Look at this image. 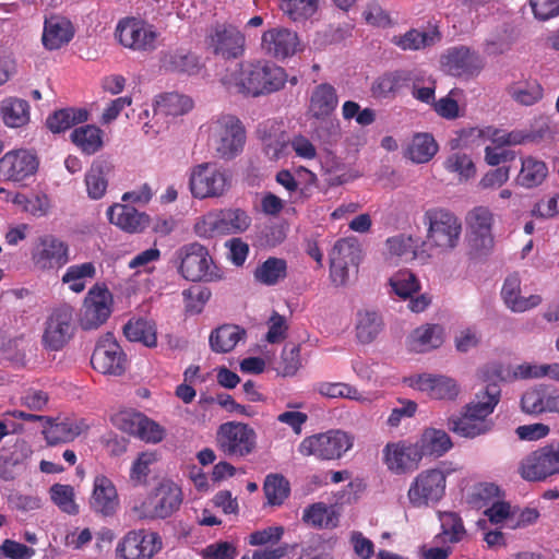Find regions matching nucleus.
Segmentation results:
<instances>
[{"mask_svg": "<svg viewBox=\"0 0 559 559\" xmlns=\"http://www.w3.org/2000/svg\"><path fill=\"white\" fill-rule=\"evenodd\" d=\"M286 79L282 67L267 61H255L227 69L221 78V83L229 94L258 97L281 90Z\"/></svg>", "mask_w": 559, "mask_h": 559, "instance_id": "f257e3e1", "label": "nucleus"}, {"mask_svg": "<svg viewBox=\"0 0 559 559\" xmlns=\"http://www.w3.org/2000/svg\"><path fill=\"white\" fill-rule=\"evenodd\" d=\"M205 132L209 145L221 159L233 160L243 152L247 132L238 117L219 115L207 122Z\"/></svg>", "mask_w": 559, "mask_h": 559, "instance_id": "f03ea898", "label": "nucleus"}, {"mask_svg": "<svg viewBox=\"0 0 559 559\" xmlns=\"http://www.w3.org/2000/svg\"><path fill=\"white\" fill-rule=\"evenodd\" d=\"M423 223L427 227V242H423V247L448 252L457 246L462 223L454 213L432 207L425 212Z\"/></svg>", "mask_w": 559, "mask_h": 559, "instance_id": "7ed1b4c3", "label": "nucleus"}, {"mask_svg": "<svg viewBox=\"0 0 559 559\" xmlns=\"http://www.w3.org/2000/svg\"><path fill=\"white\" fill-rule=\"evenodd\" d=\"M353 435L332 429L302 439L298 452L302 456H313L320 461H334L343 457L354 447Z\"/></svg>", "mask_w": 559, "mask_h": 559, "instance_id": "20e7f679", "label": "nucleus"}, {"mask_svg": "<svg viewBox=\"0 0 559 559\" xmlns=\"http://www.w3.org/2000/svg\"><path fill=\"white\" fill-rule=\"evenodd\" d=\"M449 471L439 467L427 468L418 473L407 490L412 508L421 509L437 504L445 495Z\"/></svg>", "mask_w": 559, "mask_h": 559, "instance_id": "39448f33", "label": "nucleus"}, {"mask_svg": "<svg viewBox=\"0 0 559 559\" xmlns=\"http://www.w3.org/2000/svg\"><path fill=\"white\" fill-rule=\"evenodd\" d=\"M230 186L229 173L214 163L199 164L190 173L189 187L197 199L219 198L229 190Z\"/></svg>", "mask_w": 559, "mask_h": 559, "instance_id": "423d86ee", "label": "nucleus"}, {"mask_svg": "<svg viewBox=\"0 0 559 559\" xmlns=\"http://www.w3.org/2000/svg\"><path fill=\"white\" fill-rule=\"evenodd\" d=\"M174 262L178 272L191 282L213 281L217 276L207 249L199 242L187 243L177 249Z\"/></svg>", "mask_w": 559, "mask_h": 559, "instance_id": "0eeeda50", "label": "nucleus"}, {"mask_svg": "<svg viewBox=\"0 0 559 559\" xmlns=\"http://www.w3.org/2000/svg\"><path fill=\"white\" fill-rule=\"evenodd\" d=\"M159 33L146 21L136 17H124L118 22L115 38L127 49L139 52H151L157 48Z\"/></svg>", "mask_w": 559, "mask_h": 559, "instance_id": "6e6552de", "label": "nucleus"}, {"mask_svg": "<svg viewBox=\"0 0 559 559\" xmlns=\"http://www.w3.org/2000/svg\"><path fill=\"white\" fill-rule=\"evenodd\" d=\"M181 502L180 488L174 483H163L154 495L135 504L133 512L141 520L166 519L179 509Z\"/></svg>", "mask_w": 559, "mask_h": 559, "instance_id": "1a4fd4ad", "label": "nucleus"}, {"mask_svg": "<svg viewBox=\"0 0 559 559\" xmlns=\"http://www.w3.org/2000/svg\"><path fill=\"white\" fill-rule=\"evenodd\" d=\"M518 472L527 481H544L559 474V442L542 447L522 459Z\"/></svg>", "mask_w": 559, "mask_h": 559, "instance_id": "9d476101", "label": "nucleus"}, {"mask_svg": "<svg viewBox=\"0 0 559 559\" xmlns=\"http://www.w3.org/2000/svg\"><path fill=\"white\" fill-rule=\"evenodd\" d=\"M217 445L230 457H243L252 453L257 447V433L248 424L228 421L217 430Z\"/></svg>", "mask_w": 559, "mask_h": 559, "instance_id": "9b49d317", "label": "nucleus"}, {"mask_svg": "<svg viewBox=\"0 0 559 559\" xmlns=\"http://www.w3.org/2000/svg\"><path fill=\"white\" fill-rule=\"evenodd\" d=\"M74 308L60 305L55 308L45 323L43 345L50 350H60L74 334Z\"/></svg>", "mask_w": 559, "mask_h": 559, "instance_id": "f8f14e48", "label": "nucleus"}, {"mask_svg": "<svg viewBox=\"0 0 559 559\" xmlns=\"http://www.w3.org/2000/svg\"><path fill=\"white\" fill-rule=\"evenodd\" d=\"M162 549L157 533L144 530L128 532L115 549V559H152Z\"/></svg>", "mask_w": 559, "mask_h": 559, "instance_id": "ddd939ff", "label": "nucleus"}, {"mask_svg": "<svg viewBox=\"0 0 559 559\" xmlns=\"http://www.w3.org/2000/svg\"><path fill=\"white\" fill-rule=\"evenodd\" d=\"M206 44L214 55L237 59L245 52L246 37L231 24H216L206 35Z\"/></svg>", "mask_w": 559, "mask_h": 559, "instance_id": "4468645a", "label": "nucleus"}, {"mask_svg": "<svg viewBox=\"0 0 559 559\" xmlns=\"http://www.w3.org/2000/svg\"><path fill=\"white\" fill-rule=\"evenodd\" d=\"M38 157L29 150H12L0 158V180L23 183L38 169Z\"/></svg>", "mask_w": 559, "mask_h": 559, "instance_id": "2eb2a0df", "label": "nucleus"}, {"mask_svg": "<svg viewBox=\"0 0 559 559\" xmlns=\"http://www.w3.org/2000/svg\"><path fill=\"white\" fill-rule=\"evenodd\" d=\"M360 258V245L355 238H344L336 241L330 253L332 281L336 285H344L348 280L349 269H357Z\"/></svg>", "mask_w": 559, "mask_h": 559, "instance_id": "dca6fc26", "label": "nucleus"}, {"mask_svg": "<svg viewBox=\"0 0 559 559\" xmlns=\"http://www.w3.org/2000/svg\"><path fill=\"white\" fill-rule=\"evenodd\" d=\"M468 240L471 246L479 251L487 252L493 247V213L488 206L477 205L465 217Z\"/></svg>", "mask_w": 559, "mask_h": 559, "instance_id": "f3484780", "label": "nucleus"}, {"mask_svg": "<svg viewBox=\"0 0 559 559\" xmlns=\"http://www.w3.org/2000/svg\"><path fill=\"white\" fill-rule=\"evenodd\" d=\"M441 64L453 76H475L484 69L485 60L478 51L461 45L447 49Z\"/></svg>", "mask_w": 559, "mask_h": 559, "instance_id": "a211bd4d", "label": "nucleus"}, {"mask_svg": "<svg viewBox=\"0 0 559 559\" xmlns=\"http://www.w3.org/2000/svg\"><path fill=\"white\" fill-rule=\"evenodd\" d=\"M260 49L263 55L284 60L300 50L298 34L283 26H274L263 32Z\"/></svg>", "mask_w": 559, "mask_h": 559, "instance_id": "6ab92c4d", "label": "nucleus"}, {"mask_svg": "<svg viewBox=\"0 0 559 559\" xmlns=\"http://www.w3.org/2000/svg\"><path fill=\"white\" fill-rule=\"evenodd\" d=\"M382 461L391 473L402 475L415 471L421 459L415 442L400 440L384 445Z\"/></svg>", "mask_w": 559, "mask_h": 559, "instance_id": "aec40b11", "label": "nucleus"}, {"mask_svg": "<svg viewBox=\"0 0 559 559\" xmlns=\"http://www.w3.org/2000/svg\"><path fill=\"white\" fill-rule=\"evenodd\" d=\"M111 301V294L106 287L96 285L91 288L84 300L81 326L84 330H93L102 325L110 316Z\"/></svg>", "mask_w": 559, "mask_h": 559, "instance_id": "412c9836", "label": "nucleus"}, {"mask_svg": "<svg viewBox=\"0 0 559 559\" xmlns=\"http://www.w3.org/2000/svg\"><path fill=\"white\" fill-rule=\"evenodd\" d=\"M405 383L435 400H454L460 394L456 380L442 374H413L405 378Z\"/></svg>", "mask_w": 559, "mask_h": 559, "instance_id": "4be33fe9", "label": "nucleus"}, {"mask_svg": "<svg viewBox=\"0 0 559 559\" xmlns=\"http://www.w3.org/2000/svg\"><path fill=\"white\" fill-rule=\"evenodd\" d=\"M32 261L38 270L60 269L69 261V248L53 236L41 237L32 250Z\"/></svg>", "mask_w": 559, "mask_h": 559, "instance_id": "5701e85b", "label": "nucleus"}, {"mask_svg": "<svg viewBox=\"0 0 559 559\" xmlns=\"http://www.w3.org/2000/svg\"><path fill=\"white\" fill-rule=\"evenodd\" d=\"M91 364L99 373L120 376L126 370V356L116 341L105 337L96 344Z\"/></svg>", "mask_w": 559, "mask_h": 559, "instance_id": "b1692460", "label": "nucleus"}, {"mask_svg": "<svg viewBox=\"0 0 559 559\" xmlns=\"http://www.w3.org/2000/svg\"><path fill=\"white\" fill-rule=\"evenodd\" d=\"M257 134L271 160H278L288 154L289 141L281 122L266 120L259 124Z\"/></svg>", "mask_w": 559, "mask_h": 559, "instance_id": "393cba45", "label": "nucleus"}, {"mask_svg": "<svg viewBox=\"0 0 559 559\" xmlns=\"http://www.w3.org/2000/svg\"><path fill=\"white\" fill-rule=\"evenodd\" d=\"M521 407L530 415L559 414V389L545 385L532 388L522 395Z\"/></svg>", "mask_w": 559, "mask_h": 559, "instance_id": "a878e982", "label": "nucleus"}, {"mask_svg": "<svg viewBox=\"0 0 559 559\" xmlns=\"http://www.w3.org/2000/svg\"><path fill=\"white\" fill-rule=\"evenodd\" d=\"M386 252L385 261L390 264H396L400 261L419 260L426 263L432 255L425 247L417 248L416 241L411 236L397 235L388 238L385 241Z\"/></svg>", "mask_w": 559, "mask_h": 559, "instance_id": "bb28decb", "label": "nucleus"}, {"mask_svg": "<svg viewBox=\"0 0 559 559\" xmlns=\"http://www.w3.org/2000/svg\"><path fill=\"white\" fill-rule=\"evenodd\" d=\"M48 424L44 429L45 439L48 444L56 445L68 443L86 432L90 425L84 418H63L46 421Z\"/></svg>", "mask_w": 559, "mask_h": 559, "instance_id": "cd10ccee", "label": "nucleus"}, {"mask_svg": "<svg viewBox=\"0 0 559 559\" xmlns=\"http://www.w3.org/2000/svg\"><path fill=\"white\" fill-rule=\"evenodd\" d=\"M119 507V498L114 483L104 475L94 479L91 508L103 516H111Z\"/></svg>", "mask_w": 559, "mask_h": 559, "instance_id": "c85d7f7f", "label": "nucleus"}, {"mask_svg": "<svg viewBox=\"0 0 559 559\" xmlns=\"http://www.w3.org/2000/svg\"><path fill=\"white\" fill-rule=\"evenodd\" d=\"M501 297L509 310L515 313H522L538 307L543 298L540 295H521V278L518 274L509 275L502 286Z\"/></svg>", "mask_w": 559, "mask_h": 559, "instance_id": "c756f323", "label": "nucleus"}, {"mask_svg": "<svg viewBox=\"0 0 559 559\" xmlns=\"http://www.w3.org/2000/svg\"><path fill=\"white\" fill-rule=\"evenodd\" d=\"M109 222L123 231L134 234L143 231L150 224V217L132 206L116 203L108 207Z\"/></svg>", "mask_w": 559, "mask_h": 559, "instance_id": "7c9ffc66", "label": "nucleus"}, {"mask_svg": "<svg viewBox=\"0 0 559 559\" xmlns=\"http://www.w3.org/2000/svg\"><path fill=\"white\" fill-rule=\"evenodd\" d=\"M415 444L421 460L425 456L441 457L453 447L450 436L444 430L432 427L424 429Z\"/></svg>", "mask_w": 559, "mask_h": 559, "instance_id": "2f4dec72", "label": "nucleus"}, {"mask_svg": "<svg viewBox=\"0 0 559 559\" xmlns=\"http://www.w3.org/2000/svg\"><path fill=\"white\" fill-rule=\"evenodd\" d=\"M74 35L70 20L60 15H51L45 20L43 44L47 49L55 50L67 45Z\"/></svg>", "mask_w": 559, "mask_h": 559, "instance_id": "473e14b6", "label": "nucleus"}, {"mask_svg": "<svg viewBox=\"0 0 559 559\" xmlns=\"http://www.w3.org/2000/svg\"><path fill=\"white\" fill-rule=\"evenodd\" d=\"M441 34L437 28L418 29L411 28L404 34L394 35L391 43L404 51L426 49L439 43Z\"/></svg>", "mask_w": 559, "mask_h": 559, "instance_id": "72a5a7b5", "label": "nucleus"}, {"mask_svg": "<svg viewBox=\"0 0 559 559\" xmlns=\"http://www.w3.org/2000/svg\"><path fill=\"white\" fill-rule=\"evenodd\" d=\"M412 71L399 70L379 76L372 84V93L377 97L395 96L403 88L411 86V81L416 80Z\"/></svg>", "mask_w": 559, "mask_h": 559, "instance_id": "f704fd0d", "label": "nucleus"}, {"mask_svg": "<svg viewBox=\"0 0 559 559\" xmlns=\"http://www.w3.org/2000/svg\"><path fill=\"white\" fill-rule=\"evenodd\" d=\"M444 330L439 324L421 325L413 331L408 337V348L416 353H426L438 348L443 343Z\"/></svg>", "mask_w": 559, "mask_h": 559, "instance_id": "c9c22d12", "label": "nucleus"}, {"mask_svg": "<svg viewBox=\"0 0 559 559\" xmlns=\"http://www.w3.org/2000/svg\"><path fill=\"white\" fill-rule=\"evenodd\" d=\"M500 395V386L497 383H488L475 394V399L466 406V409L486 420L499 403Z\"/></svg>", "mask_w": 559, "mask_h": 559, "instance_id": "e433bc0d", "label": "nucleus"}, {"mask_svg": "<svg viewBox=\"0 0 559 559\" xmlns=\"http://www.w3.org/2000/svg\"><path fill=\"white\" fill-rule=\"evenodd\" d=\"M0 116L10 128H21L29 121V105L17 97H7L0 102Z\"/></svg>", "mask_w": 559, "mask_h": 559, "instance_id": "4c0bfd02", "label": "nucleus"}, {"mask_svg": "<svg viewBox=\"0 0 559 559\" xmlns=\"http://www.w3.org/2000/svg\"><path fill=\"white\" fill-rule=\"evenodd\" d=\"M103 130L94 124L75 128L71 132V141L84 154L92 155L98 152L104 144Z\"/></svg>", "mask_w": 559, "mask_h": 559, "instance_id": "58836bf2", "label": "nucleus"}, {"mask_svg": "<svg viewBox=\"0 0 559 559\" xmlns=\"http://www.w3.org/2000/svg\"><path fill=\"white\" fill-rule=\"evenodd\" d=\"M337 104L335 88L328 83H322L316 86L311 94L310 111L317 118L326 117L336 108Z\"/></svg>", "mask_w": 559, "mask_h": 559, "instance_id": "ea45409f", "label": "nucleus"}, {"mask_svg": "<svg viewBox=\"0 0 559 559\" xmlns=\"http://www.w3.org/2000/svg\"><path fill=\"white\" fill-rule=\"evenodd\" d=\"M547 175L548 167L543 160L527 156L522 158L516 183L527 189L535 188L543 183Z\"/></svg>", "mask_w": 559, "mask_h": 559, "instance_id": "a19ab883", "label": "nucleus"}, {"mask_svg": "<svg viewBox=\"0 0 559 559\" xmlns=\"http://www.w3.org/2000/svg\"><path fill=\"white\" fill-rule=\"evenodd\" d=\"M87 119V110L69 107L56 110L48 116L46 126L51 132L61 133L79 123L85 122Z\"/></svg>", "mask_w": 559, "mask_h": 559, "instance_id": "79ce46f5", "label": "nucleus"}, {"mask_svg": "<svg viewBox=\"0 0 559 559\" xmlns=\"http://www.w3.org/2000/svg\"><path fill=\"white\" fill-rule=\"evenodd\" d=\"M123 333L129 341L142 343L146 347H155L157 344L156 325L147 319L129 320L123 328Z\"/></svg>", "mask_w": 559, "mask_h": 559, "instance_id": "37998d69", "label": "nucleus"}, {"mask_svg": "<svg viewBox=\"0 0 559 559\" xmlns=\"http://www.w3.org/2000/svg\"><path fill=\"white\" fill-rule=\"evenodd\" d=\"M110 165L105 160H95L85 176L88 197L98 200L104 197L108 186Z\"/></svg>", "mask_w": 559, "mask_h": 559, "instance_id": "c03bdc74", "label": "nucleus"}, {"mask_svg": "<svg viewBox=\"0 0 559 559\" xmlns=\"http://www.w3.org/2000/svg\"><path fill=\"white\" fill-rule=\"evenodd\" d=\"M245 330L237 325L225 324L210 335V346L216 353H228L243 337Z\"/></svg>", "mask_w": 559, "mask_h": 559, "instance_id": "a18cd8bd", "label": "nucleus"}, {"mask_svg": "<svg viewBox=\"0 0 559 559\" xmlns=\"http://www.w3.org/2000/svg\"><path fill=\"white\" fill-rule=\"evenodd\" d=\"M438 152V144L433 136L428 133H417L408 145L406 155L417 164L429 162Z\"/></svg>", "mask_w": 559, "mask_h": 559, "instance_id": "49530a36", "label": "nucleus"}, {"mask_svg": "<svg viewBox=\"0 0 559 559\" xmlns=\"http://www.w3.org/2000/svg\"><path fill=\"white\" fill-rule=\"evenodd\" d=\"M163 67L167 70L187 73L189 75L195 74L201 69L199 58L183 50H176L165 53L162 58Z\"/></svg>", "mask_w": 559, "mask_h": 559, "instance_id": "de8ad7c7", "label": "nucleus"}, {"mask_svg": "<svg viewBox=\"0 0 559 559\" xmlns=\"http://www.w3.org/2000/svg\"><path fill=\"white\" fill-rule=\"evenodd\" d=\"M192 107L193 102L189 96L167 93L156 99L155 112L176 117L187 114Z\"/></svg>", "mask_w": 559, "mask_h": 559, "instance_id": "09e8293b", "label": "nucleus"}, {"mask_svg": "<svg viewBox=\"0 0 559 559\" xmlns=\"http://www.w3.org/2000/svg\"><path fill=\"white\" fill-rule=\"evenodd\" d=\"M302 522L316 528H330L337 525L335 512L323 502L308 506L302 513Z\"/></svg>", "mask_w": 559, "mask_h": 559, "instance_id": "8fccbe9b", "label": "nucleus"}, {"mask_svg": "<svg viewBox=\"0 0 559 559\" xmlns=\"http://www.w3.org/2000/svg\"><path fill=\"white\" fill-rule=\"evenodd\" d=\"M382 321L376 311L360 310L356 317V336L360 343L372 342L380 333Z\"/></svg>", "mask_w": 559, "mask_h": 559, "instance_id": "3c124183", "label": "nucleus"}, {"mask_svg": "<svg viewBox=\"0 0 559 559\" xmlns=\"http://www.w3.org/2000/svg\"><path fill=\"white\" fill-rule=\"evenodd\" d=\"M317 391L329 399H348L360 403H371V397L360 393L355 386L343 382H321Z\"/></svg>", "mask_w": 559, "mask_h": 559, "instance_id": "603ef678", "label": "nucleus"}, {"mask_svg": "<svg viewBox=\"0 0 559 559\" xmlns=\"http://www.w3.org/2000/svg\"><path fill=\"white\" fill-rule=\"evenodd\" d=\"M287 263L280 258H269L254 271L257 282L273 286L286 277Z\"/></svg>", "mask_w": 559, "mask_h": 559, "instance_id": "864d4df0", "label": "nucleus"}, {"mask_svg": "<svg viewBox=\"0 0 559 559\" xmlns=\"http://www.w3.org/2000/svg\"><path fill=\"white\" fill-rule=\"evenodd\" d=\"M95 275L96 267L92 262L74 264L67 269L62 276V283L67 284L73 293H81L85 289L87 280Z\"/></svg>", "mask_w": 559, "mask_h": 559, "instance_id": "5fc2aeb1", "label": "nucleus"}, {"mask_svg": "<svg viewBox=\"0 0 559 559\" xmlns=\"http://www.w3.org/2000/svg\"><path fill=\"white\" fill-rule=\"evenodd\" d=\"M451 429L465 438H475L489 431L490 426L487 420L476 417L467 409L457 419L452 420Z\"/></svg>", "mask_w": 559, "mask_h": 559, "instance_id": "6e6d98bb", "label": "nucleus"}, {"mask_svg": "<svg viewBox=\"0 0 559 559\" xmlns=\"http://www.w3.org/2000/svg\"><path fill=\"white\" fill-rule=\"evenodd\" d=\"M319 0H280V9L294 23H304L314 15Z\"/></svg>", "mask_w": 559, "mask_h": 559, "instance_id": "4d7b16f0", "label": "nucleus"}, {"mask_svg": "<svg viewBox=\"0 0 559 559\" xmlns=\"http://www.w3.org/2000/svg\"><path fill=\"white\" fill-rule=\"evenodd\" d=\"M218 213L224 235L241 234L251 224L250 216L241 209H222Z\"/></svg>", "mask_w": 559, "mask_h": 559, "instance_id": "13d9d810", "label": "nucleus"}, {"mask_svg": "<svg viewBox=\"0 0 559 559\" xmlns=\"http://www.w3.org/2000/svg\"><path fill=\"white\" fill-rule=\"evenodd\" d=\"M443 166L449 173L456 174L461 182L468 181L476 174V167L471 156L463 152L449 154Z\"/></svg>", "mask_w": 559, "mask_h": 559, "instance_id": "bf43d9fd", "label": "nucleus"}, {"mask_svg": "<svg viewBox=\"0 0 559 559\" xmlns=\"http://www.w3.org/2000/svg\"><path fill=\"white\" fill-rule=\"evenodd\" d=\"M509 94L518 104L532 106L543 98L544 90L537 81H528L513 84L509 88Z\"/></svg>", "mask_w": 559, "mask_h": 559, "instance_id": "052dcab7", "label": "nucleus"}, {"mask_svg": "<svg viewBox=\"0 0 559 559\" xmlns=\"http://www.w3.org/2000/svg\"><path fill=\"white\" fill-rule=\"evenodd\" d=\"M263 490L269 504L281 506L288 497L290 488L284 476L270 474L265 478Z\"/></svg>", "mask_w": 559, "mask_h": 559, "instance_id": "680f3d73", "label": "nucleus"}, {"mask_svg": "<svg viewBox=\"0 0 559 559\" xmlns=\"http://www.w3.org/2000/svg\"><path fill=\"white\" fill-rule=\"evenodd\" d=\"M51 501L64 513L75 515L79 513V506L75 502L74 488L71 485L53 484L49 488Z\"/></svg>", "mask_w": 559, "mask_h": 559, "instance_id": "e2e57ef3", "label": "nucleus"}, {"mask_svg": "<svg viewBox=\"0 0 559 559\" xmlns=\"http://www.w3.org/2000/svg\"><path fill=\"white\" fill-rule=\"evenodd\" d=\"M439 521L441 524V537L449 543H457L463 539L466 534L462 519L457 513L452 511L439 512Z\"/></svg>", "mask_w": 559, "mask_h": 559, "instance_id": "0e129e2a", "label": "nucleus"}, {"mask_svg": "<svg viewBox=\"0 0 559 559\" xmlns=\"http://www.w3.org/2000/svg\"><path fill=\"white\" fill-rule=\"evenodd\" d=\"M477 135L488 140L495 146H512L524 142L526 135L521 131L507 132L506 130L487 127L485 129H477Z\"/></svg>", "mask_w": 559, "mask_h": 559, "instance_id": "69168bd1", "label": "nucleus"}, {"mask_svg": "<svg viewBox=\"0 0 559 559\" xmlns=\"http://www.w3.org/2000/svg\"><path fill=\"white\" fill-rule=\"evenodd\" d=\"M389 284L394 294L404 299L411 297L420 288L416 275L409 270H400L394 273L390 277Z\"/></svg>", "mask_w": 559, "mask_h": 559, "instance_id": "338daca9", "label": "nucleus"}, {"mask_svg": "<svg viewBox=\"0 0 559 559\" xmlns=\"http://www.w3.org/2000/svg\"><path fill=\"white\" fill-rule=\"evenodd\" d=\"M0 360L9 361L14 367L25 366L26 355L24 341L22 338L2 340Z\"/></svg>", "mask_w": 559, "mask_h": 559, "instance_id": "774afa93", "label": "nucleus"}]
</instances>
